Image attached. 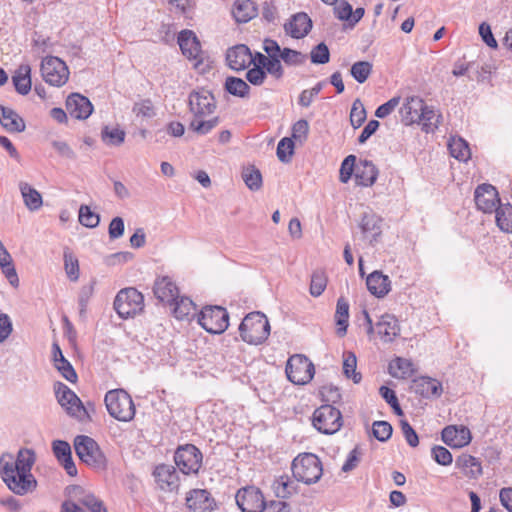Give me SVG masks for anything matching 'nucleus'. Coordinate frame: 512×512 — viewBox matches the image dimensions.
<instances>
[{
    "label": "nucleus",
    "instance_id": "obj_1",
    "mask_svg": "<svg viewBox=\"0 0 512 512\" xmlns=\"http://www.w3.org/2000/svg\"><path fill=\"white\" fill-rule=\"evenodd\" d=\"M35 454L29 449H20L16 459L11 454L0 458V473L7 487L17 495H25L36 488L37 482L31 473Z\"/></svg>",
    "mask_w": 512,
    "mask_h": 512
},
{
    "label": "nucleus",
    "instance_id": "obj_2",
    "mask_svg": "<svg viewBox=\"0 0 512 512\" xmlns=\"http://www.w3.org/2000/svg\"><path fill=\"white\" fill-rule=\"evenodd\" d=\"M242 340L248 344L259 345L270 335V324L264 313L255 311L247 314L239 326Z\"/></svg>",
    "mask_w": 512,
    "mask_h": 512
},
{
    "label": "nucleus",
    "instance_id": "obj_3",
    "mask_svg": "<svg viewBox=\"0 0 512 512\" xmlns=\"http://www.w3.org/2000/svg\"><path fill=\"white\" fill-rule=\"evenodd\" d=\"M74 449L79 459L95 470L107 469V458L98 443L86 435H78L74 439Z\"/></svg>",
    "mask_w": 512,
    "mask_h": 512
},
{
    "label": "nucleus",
    "instance_id": "obj_4",
    "mask_svg": "<svg viewBox=\"0 0 512 512\" xmlns=\"http://www.w3.org/2000/svg\"><path fill=\"white\" fill-rule=\"evenodd\" d=\"M104 402L109 415L118 421L129 422L136 413L131 396L123 389H114L106 393Z\"/></svg>",
    "mask_w": 512,
    "mask_h": 512
},
{
    "label": "nucleus",
    "instance_id": "obj_5",
    "mask_svg": "<svg viewBox=\"0 0 512 512\" xmlns=\"http://www.w3.org/2000/svg\"><path fill=\"white\" fill-rule=\"evenodd\" d=\"M291 469L294 478L305 484L318 482L323 473L322 463L313 453L299 454L292 461Z\"/></svg>",
    "mask_w": 512,
    "mask_h": 512
},
{
    "label": "nucleus",
    "instance_id": "obj_6",
    "mask_svg": "<svg viewBox=\"0 0 512 512\" xmlns=\"http://www.w3.org/2000/svg\"><path fill=\"white\" fill-rule=\"evenodd\" d=\"M144 308L143 295L133 287L122 289L114 300V309L123 319L134 317Z\"/></svg>",
    "mask_w": 512,
    "mask_h": 512
},
{
    "label": "nucleus",
    "instance_id": "obj_7",
    "mask_svg": "<svg viewBox=\"0 0 512 512\" xmlns=\"http://www.w3.org/2000/svg\"><path fill=\"white\" fill-rule=\"evenodd\" d=\"M54 391L58 403L70 416L75 417L80 421H86L90 418L87 408L67 385L62 382H56L54 385Z\"/></svg>",
    "mask_w": 512,
    "mask_h": 512
},
{
    "label": "nucleus",
    "instance_id": "obj_8",
    "mask_svg": "<svg viewBox=\"0 0 512 512\" xmlns=\"http://www.w3.org/2000/svg\"><path fill=\"white\" fill-rule=\"evenodd\" d=\"M285 373L288 380L293 384L305 385L313 379L315 368L308 357L295 354L288 359Z\"/></svg>",
    "mask_w": 512,
    "mask_h": 512
},
{
    "label": "nucleus",
    "instance_id": "obj_9",
    "mask_svg": "<svg viewBox=\"0 0 512 512\" xmlns=\"http://www.w3.org/2000/svg\"><path fill=\"white\" fill-rule=\"evenodd\" d=\"M199 325L211 334L223 333L229 325V314L221 306H206L198 315Z\"/></svg>",
    "mask_w": 512,
    "mask_h": 512
},
{
    "label": "nucleus",
    "instance_id": "obj_10",
    "mask_svg": "<svg viewBox=\"0 0 512 512\" xmlns=\"http://www.w3.org/2000/svg\"><path fill=\"white\" fill-rule=\"evenodd\" d=\"M313 426L323 434H333L342 426L341 412L332 405H322L313 413Z\"/></svg>",
    "mask_w": 512,
    "mask_h": 512
},
{
    "label": "nucleus",
    "instance_id": "obj_11",
    "mask_svg": "<svg viewBox=\"0 0 512 512\" xmlns=\"http://www.w3.org/2000/svg\"><path fill=\"white\" fill-rule=\"evenodd\" d=\"M202 453L193 444H186L177 448L174 460L179 470L186 475L196 474L202 465Z\"/></svg>",
    "mask_w": 512,
    "mask_h": 512
},
{
    "label": "nucleus",
    "instance_id": "obj_12",
    "mask_svg": "<svg viewBox=\"0 0 512 512\" xmlns=\"http://www.w3.org/2000/svg\"><path fill=\"white\" fill-rule=\"evenodd\" d=\"M189 110L194 117L204 118L214 113L216 100L206 89L193 90L188 97Z\"/></svg>",
    "mask_w": 512,
    "mask_h": 512
},
{
    "label": "nucleus",
    "instance_id": "obj_13",
    "mask_svg": "<svg viewBox=\"0 0 512 512\" xmlns=\"http://www.w3.org/2000/svg\"><path fill=\"white\" fill-rule=\"evenodd\" d=\"M235 499L242 512H263L265 508L264 496L261 490L254 486L238 490Z\"/></svg>",
    "mask_w": 512,
    "mask_h": 512
},
{
    "label": "nucleus",
    "instance_id": "obj_14",
    "mask_svg": "<svg viewBox=\"0 0 512 512\" xmlns=\"http://www.w3.org/2000/svg\"><path fill=\"white\" fill-rule=\"evenodd\" d=\"M475 204L484 213H493L500 203L498 191L491 184H481L474 192Z\"/></svg>",
    "mask_w": 512,
    "mask_h": 512
},
{
    "label": "nucleus",
    "instance_id": "obj_15",
    "mask_svg": "<svg viewBox=\"0 0 512 512\" xmlns=\"http://www.w3.org/2000/svg\"><path fill=\"white\" fill-rule=\"evenodd\" d=\"M177 42L184 56L189 60H197L195 64H203V59H198L201 52V44L192 30H182L178 34Z\"/></svg>",
    "mask_w": 512,
    "mask_h": 512
},
{
    "label": "nucleus",
    "instance_id": "obj_16",
    "mask_svg": "<svg viewBox=\"0 0 512 512\" xmlns=\"http://www.w3.org/2000/svg\"><path fill=\"white\" fill-rule=\"evenodd\" d=\"M153 476L161 490L172 492L179 487V475L172 465H157L153 471Z\"/></svg>",
    "mask_w": 512,
    "mask_h": 512
},
{
    "label": "nucleus",
    "instance_id": "obj_17",
    "mask_svg": "<svg viewBox=\"0 0 512 512\" xmlns=\"http://www.w3.org/2000/svg\"><path fill=\"white\" fill-rule=\"evenodd\" d=\"M66 109L71 117L84 120L92 114L93 105L87 97L73 93L66 100Z\"/></svg>",
    "mask_w": 512,
    "mask_h": 512
},
{
    "label": "nucleus",
    "instance_id": "obj_18",
    "mask_svg": "<svg viewBox=\"0 0 512 512\" xmlns=\"http://www.w3.org/2000/svg\"><path fill=\"white\" fill-rule=\"evenodd\" d=\"M311 29L312 20L305 12L294 14L289 21L284 24L285 32L295 39L305 37Z\"/></svg>",
    "mask_w": 512,
    "mask_h": 512
},
{
    "label": "nucleus",
    "instance_id": "obj_19",
    "mask_svg": "<svg viewBox=\"0 0 512 512\" xmlns=\"http://www.w3.org/2000/svg\"><path fill=\"white\" fill-rule=\"evenodd\" d=\"M442 440L452 448H461L471 441V432L465 426H447L442 430Z\"/></svg>",
    "mask_w": 512,
    "mask_h": 512
},
{
    "label": "nucleus",
    "instance_id": "obj_20",
    "mask_svg": "<svg viewBox=\"0 0 512 512\" xmlns=\"http://www.w3.org/2000/svg\"><path fill=\"white\" fill-rule=\"evenodd\" d=\"M52 450L54 456L65 469L66 473L72 477L76 476L77 468L72 459V451L70 444L63 440H55L52 442Z\"/></svg>",
    "mask_w": 512,
    "mask_h": 512
},
{
    "label": "nucleus",
    "instance_id": "obj_21",
    "mask_svg": "<svg viewBox=\"0 0 512 512\" xmlns=\"http://www.w3.org/2000/svg\"><path fill=\"white\" fill-rule=\"evenodd\" d=\"M186 505L192 512H211L215 501L207 490L195 489L186 498Z\"/></svg>",
    "mask_w": 512,
    "mask_h": 512
},
{
    "label": "nucleus",
    "instance_id": "obj_22",
    "mask_svg": "<svg viewBox=\"0 0 512 512\" xmlns=\"http://www.w3.org/2000/svg\"><path fill=\"white\" fill-rule=\"evenodd\" d=\"M376 332L384 343H391L400 335V325L392 314H384L376 323Z\"/></svg>",
    "mask_w": 512,
    "mask_h": 512
},
{
    "label": "nucleus",
    "instance_id": "obj_23",
    "mask_svg": "<svg viewBox=\"0 0 512 512\" xmlns=\"http://www.w3.org/2000/svg\"><path fill=\"white\" fill-rule=\"evenodd\" d=\"M411 389L424 398L440 397L443 393L442 383L437 379L427 376L414 379Z\"/></svg>",
    "mask_w": 512,
    "mask_h": 512
},
{
    "label": "nucleus",
    "instance_id": "obj_24",
    "mask_svg": "<svg viewBox=\"0 0 512 512\" xmlns=\"http://www.w3.org/2000/svg\"><path fill=\"white\" fill-rule=\"evenodd\" d=\"M424 106L425 102L420 97H407L400 109L404 124L411 125L417 123L420 119V115H423Z\"/></svg>",
    "mask_w": 512,
    "mask_h": 512
},
{
    "label": "nucleus",
    "instance_id": "obj_25",
    "mask_svg": "<svg viewBox=\"0 0 512 512\" xmlns=\"http://www.w3.org/2000/svg\"><path fill=\"white\" fill-rule=\"evenodd\" d=\"M360 229L369 243L373 245L382 234V218L373 212L364 213L360 222Z\"/></svg>",
    "mask_w": 512,
    "mask_h": 512
},
{
    "label": "nucleus",
    "instance_id": "obj_26",
    "mask_svg": "<svg viewBox=\"0 0 512 512\" xmlns=\"http://www.w3.org/2000/svg\"><path fill=\"white\" fill-rule=\"evenodd\" d=\"M0 124L8 133H22L26 129L24 119L16 111L1 104Z\"/></svg>",
    "mask_w": 512,
    "mask_h": 512
},
{
    "label": "nucleus",
    "instance_id": "obj_27",
    "mask_svg": "<svg viewBox=\"0 0 512 512\" xmlns=\"http://www.w3.org/2000/svg\"><path fill=\"white\" fill-rule=\"evenodd\" d=\"M368 291L377 298H383L391 290V280L381 271H373L366 279Z\"/></svg>",
    "mask_w": 512,
    "mask_h": 512
},
{
    "label": "nucleus",
    "instance_id": "obj_28",
    "mask_svg": "<svg viewBox=\"0 0 512 512\" xmlns=\"http://www.w3.org/2000/svg\"><path fill=\"white\" fill-rule=\"evenodd\" d=\"M52 354L54 367L58 370L61 376L70 383H75L78 378L77 373L71 363L64 357L60 346L56 342L52 345Z\"/></svg>",
    "mask_w": 512,
    "mask_h": 512
},
{
    "label": "nucleus",
    "instance_id": "obj_29",
    "mask_svg": "<svg viewBox=\"0 0 512 512\" xmlns=\"http://www.w3.org/2000/svg\"><path fill=\"white\" fill-rule=\"evenodd\" d=\"M154 295L161 302L172 304L179 291L176 284L167 276L158 278L153 287Z\"/></svg>",
    "mask_w": 512,
    "mask_h": 512
},
{
    "label": "nucleus",
    "instance_id": "obj_30",
    "mask_svg": "<svg viewBox=\"0 0 512 512\" xmlns=\"http://www.w3.org/2000/svg\"><path fill=\"white\" fill-rule=\"evenodd\" d=\"M44 81L55 87L63 86L69 79V66H40Z\"/></svg>",
    "mask_w": 512,
    "mask_h": 512
},
{
    "label": "nucleus",
    "instance_id": "obj_31",
    "mask_svg": "<svg viewBox=\"0 0 512 512\" xmlns=\"http://www.w3.org/2000/svg\"><path fill=\"white\" fill-rule=\"evenodd\" d=\"M378 176V169L369 160H361L355 167V179L358 185L372 186Z\"/></svg>",
    "mask_w": 512,
    "mask_h": 512
},
{
    "label": "nucleus",
    "instance_id": "obj_32",
    "mask_svg": "<svg viewBox=\"0 0 512 512\" xmlns=\"http://www.w3.org/2000/svg\"><path fill=\"white\" fill-rule=\"evenodd\" d=\"M237 23H247L258 14V9L252 0H236L232 10Z\"/></svg>",
    "mask_w": 512,
    "mask_h": 512
},
{
    "label": "nucleus",
    "instance_id": "obj_33",
    "mask_svg": "<svg viewBox=\"0 0 512 512\" xmlns=\"http://www.w3.org/2000/svg\"><path fill=\"white\" fill-rule=\"evenodd\" d=\"M19 190L28 210L37 211L41 208L43 204L42 196L34 187L27 182L20 181Z\"/></svg>",
    "mask_w": 512,
    "mask_h": 512
},
{
    "label": "nucleus",
    "instance_id": "obj_34",
    "mask_svg": "<svg viewBox=\"0 0 512 512\" xmlns=\"http://www.w3.org/2000/svg\"><path fill=\"white\" fill-rule=\"evenodd\" d=\"M455 465L463 474L469 478H477L482 474L481 463L472 455L462 454L456 461Z\"/></svg>",
    "mask_w": 512,
    "mask_h": 512
},
{
    "label": "nucleus",
    "instance_id": "obj_35",
    "mask_svg": "<svg viewBox=\"0 0 512 512\" xmlns=\"http://www.w3.org/2000/svg\"><path fill=\"white\" fill-rule=\"evenodd\" d=\"M71 490L75 493V496L80 494V496L77 498V501L91 512H107L103 501H101L93 494L84 493L80 486H72Z\"/></svg>",
    "mask_w": 512,
    "mask_h": 512
},
{
    "label": "nucleus",
    "instance_id": "obj_36",
    "mask_svg": "<svg viewBox=\"0 0 512 512\" xmlns=\"http://www.w3.org/2000/svg\"><path fill=\"white\" fill-rule=\"evenodd\" d=\"M478 68L479 66H460L452 70V75L456 77L467 75L470 80L478 82L488 80L491 75V66H481L480 70Z\"/></svg>",
    "mask_w": 512,
    "mask_h": 512
},
{
    "label": "nucleus",
    "instance_id": "obj_37",
    "mask_svg": "<svg viewBox=\"0 0 512 512\" xmlns=\"http://www.w3.org/2000/svg\"><path fill=\"white\" fill-rule=\"evenodd\" d=\"M413 363L409 359L396 357L389 364V373L394 378L406 379L414 374Z\"/></svg>",
    "mask_w": 512,
    "mask_h": 512
},
{
    "label": "nucleus",
    "instance_id": "obj_38",
    "mask_svg": "<svg viewBox=\"0 0 512 512\" xmlns=\"http://www.w3.org/2000/svg\"><path fill=\"white\" fill-rule=\"evenodd\" d=\"M172 304L174 305L173 315L179 320L189 319L190 316L195 315L196 305L188 297H179L177 295Z\"/></svg>",
    "mask_w": 512,
    "mask_h": 512
},
{
    "label": "nucleus",
    "instance_id": "obj_39",
    "mask_svg": "<svg viewBox=\"0 0 512 512\" xmlns=\"http://www.w3.org/2000/svg\"><path fill=\"white\" fill-rule=\"evenodd\" d=\"M30 66H19V69L12 77L16 91L21 95H26L31 90Z\"/></svg>",
    "mask_w": 512,
    "mask_h": 512
},
{
    "label": "nucleus",
    "instance_id": "obj_40",
    "mask_svg": "<svg viewBox=\"0 0 512 512\" xmlns=\"http://www.w3.org/2000/svg\"><path fill=\"white\" fill-rule=\"evenodd\" d=\"M224 89L229 94L239 98H247L251 90L250 86L243 79L234 76L226 78Z\"/></svg>",
    "mask_w": 512,
    "mask_h": 512
},
{
    "label": "nucleus",
    "instance_id": "obj_41",
    "mask_svg": "<svg viewBox=\"0 0 512 512\" xmlns=\"http://www.w3.org/2000/svg\"><path fill=\"white\" fill-rule=\"evenodd\" d=\"M335 319L338 326V335L344 336L347 332L349 319V303L344 297L337 300Z\"/></svg>",
    "mask_w": 512,
    "mask_h": 512
},
{
    "label": "nucleus",
    "instance_id": "obj_42",
    "mask_svg": "<svg viewBox=\"0 0 512 512\" xmlns=\"http://www.w3.org/2000/svg\"><path fill=\"white\" fill-rule=\"evenodd\" d=\"M251 50L245 44H237L226 52V64H248Z\"/></svg>",
    "mask_w": 512,
    "mask_h": 512
},
{
    "label": "nucleus",
    "instance_id": "obj_43",
    "mask_svg": "<svg viewBox=\"0 0 512 512\" xmlns=\"http://www.w3.org/2000/svg\"><path fill=\"white\" fill-rule=\"evenodd\" d=\"M496 224L499 229L506 233H512V205L501 204L495 210Z\"/></svg>",
    "mask_w": 512,
    "mask_h": 512
},
{
    "label": "nucleus",
    "instance_id": "obj_44",
    "mask_svg": "<svg viewBox=\"0 0 512 512\" xmlns=\"http://www.w3.org/2000/svg\"><path fill=\"white\" fill-rule=\"evenodd\" d=\"M448 148L451 156L459 161L466 162L471 157L469 145L462 138H452L448 144Z\"/></svg>",
    "mask_w": 512,
    "mask_h": 512
},
{
    "label": "nucleus",
    "instance_id": "obj_45",
    "mask_svg": "<svg viewBox=\"0 0 512 512\" xmlns=\"http://www.w3.org/2000/svg\"><path fill=\"white\" fill-rule=\"evenodd\" d=\"M441 116L439 114H436V111L428 107L426 104L423 108V115H420V119L417 122L418 124H422V129L426 133L433 132L440 122Z\"/></svg>",
    "mask_w": 512,
    "mask_h": 512
},
{
    "label": "nucleus",
    "instance_id": "obj_46",
    "mask_svg": "<svg viewBox=\"0 0 512 512\" xmlns=\"http://www.w3.org/2000/svg\"><path fill=\"white\" fill-rule=\"evenodd\" d=\"M356 367L357 358L355 354L352 352L344 353L343 373L347 378L352 379L355 384H358L361 382L362 376L361 373L356 371Z\"/></svg>",
    "mask_w": 512,
    "mask_h": 512
},
{
    "label": "nucleus",
    "instance_id": "obj_47",
    "mask_svg": "<svg viewBox=\"0 0 512 512\" xmlns=\"http://www.w3.org/2000/svg\"><path fill=\"white\" fill-rule=\"evenodd\" d=\"M242 179L246 186L252 191H257L262 187V175L260 170L255 166L244 168L242 171Z\"/></svg>",
    "mask_w": 512,
    "mask_h": 512
},
{
    "label": "nucleus",
    "instance_id": "obj_48",
    "mask_svg": "<svg viewBox=\"0 0 512 512\" xmlns=\"http://www.w3.org/2000/svg\"><path fill=\"white\" fill-rule=\"evenodd\" d=\"M125 136V131L120 129L119 127L105 126L101 132L102 140L107 145L111 146L121 145L125 140Z\"/></svg>",
    "mask_w": 512,
    "mask_h": 512
},
{
    "label": "nucleus",
    "instance_id": "obj_49",
    "mask_svg": "<svg viewBox=\"0 0 512 512\" xmlns=\"http://www.w3.org/2000/svg\"><path fill=\"white\" fill-rule=\"evenodd\" d=\"M219 123L218 117H213L209 120H203V118L194 117L189 124V129L199 135H206L212 129H214Z\"/></svg>",
    "mask_w": 512,
    "mask_h": 512
},
{
    "label": "nucleus",
    "instance_id": "obj_50",
    "mask_svg": "<svg viewBox=\"0 0 512 512\" xmlns=\"http://www.w3.org/2000/svg\"><path fill=\"white\" fill-rule=\"evenodd\" d=\"M273 487L278 498H288L295 492L294 482L288 476H280L274 482Z\"/></svg>",
    "mask_w": 512,
    "mask_h": 512
},
{
    "label": "nucleus",
    "instance_id": "obj_51",
    "mask_svg": "<svg viewBox=\"0 0 512 512\" xmlns=\"http://www.w3.org/2000/svg\"><path fill=\"white\" fill-rule=\"evenodd\" d=\"M0 266L9 283L13 286L18 285L19 279L12 263L11 255L8 252L0 255Z\"/></svg>",
    "mask_w": 512,
    "mask_h": 512
},
{
    "label": "nucleus",
    "instance_id": "obj_52",
    "mask_svg": "<svg viewBox=\"0 0 512 512\" xmlns=\"http://www.w3.org/2000/svg\"><path fill=\"white\" fill-rule=\"evenodd\" d=\"M64 266L68 278L71 281H76L79 278V263L78 259L73 255L69 249L64 250Z\"/></svg>",
    "mask_w": 512,
    "mask_h": 512
},
{
    "label": "nucleus",
    "instance_id": "obj_53",
    "mask_svg": "<svg viewBox=\"0 0 512 512\" xmlns=\"http://www.w3.org/2000/svg\"><path fill=\"white\" fill-rule=\"evenodd\" d=\"M327 286V277L322 270H316L311 276L310 294L314 297L320 296Z\"/></svg>",
    "mask_w": 512,
    "mask_h": 512
},
{
    "label": "nucleus",
    "instance_id": "obj_54",
    "mask_svg": "<svg viewBox=\"0 0 512 512\" xmlns=\"http://www.w3.org/2000/svg\"><path fill=\"white\" fill-rule=\"evenodd\" d=\"M79 222L85 227L95 228L100 222V217L89 206L81 205L79 209Z\"/></svg>",
    "mask_w": 512,
    "mask_h": 512
},
{
    "label": "nucleus",
    "instance_id": "obj_55",
    "mask_svg": "<svg viewBox=\"0 0 512 512\" xmlns=\"http://www.w3.org/2000/svg\"><path fill=\"white\" fill-rule=\"evenodd\" d=\"M294 152V142L290 138H283L277 145V157L283 163H288L291 160V156Z\"/></svg>",
    "mask_w": 512,
    "mask_h": 512
},
{
    "label": "nucleus",
    "instance_id": "obj_56",
    "mask_svg": "<svg viewBox=\"0 0 512 512\" xmlns=\"http://www.w3.org/2000/svg\"><path fill=\"white\" fill-rule=\"evenodd\" d=\"M366 120V111L362 104V102L359 99H356L353 104L350 111V122L351 125L357 129L359 128L364 121Z\"/></svg>",
    "mask_w": 512,
    "mask_h": 512
},
{
    "label": "nucleus",
    "instance_id": "obj_57",
    "mask_svg": "<svg viewBox=\"0 0 512 512\" xmlns=\"http://www.w3.org/2000/svg\"><path fill=\"white\" fill-rule=\"evenodd\" d=\"M307 59V54H303L290 48H283L279 56V64H281V61L285 64H303Z\"/></svg>",
    "mask_w": 512,
    "mask_h": 512
},
{
    "label": "nucleus",
    "instance_id": "obj_58",
    "mask_svg": "<svg viewBox=\"0 0 512 512\" xmlns=\"http://www.w3.org/2000/svg\"><path fill=\"white\" fill-rule=\"evenodd\" d=\"M312 64H326L330 60V52L328 46L321 42L317 44L310 53Z\"/></svg>",
    "mask_w": 512,
    "mask_h": 512
},
{
    "label": "nucleus",
    "instance_id": "obj_59",
    "mask_svg": "<svg viewBox=\"0 0 512 512\" xmlns=\"http://www.w3.org/2000/svg\"><path fill=\"white\" fill-rule=\"evenodd\" d=\"M393 432L392 426L386 421H375L372 426L373 436L381 441L385 442L390 439Z\"/></svg>",
    "mask_w": 512,
    "mask_h": 512
},
{
    "label": "nucleus",
    "instance_id": "obj_60",
    "mask_svg": "<svg viewBox=\"0 0 512 512\" xmlns=\"http://www.w3.org/2000/svg\"><path fill=\"white\" fill-rule=\"evenodd\" d=\"M132 112L137 117L152 118L155 116L153 103L150 99H144L133 105Z\"/></svg>",
    "mask_w": 512,
    "mask_h": 512
},
{
    "label": "nucleus",
    "instance_id": "obj_61",
    "mask_svg": "<svg viewBox=\"0 0 512 512\" xmlns=\"http://www.w3.org/2000/svg\"><path fill=\"white\" fill-rule=\"evenodd\" d=\"M263 49L270 60V64H279V56L283 49L277 41L273 39H265L263 42Z\"/></svg>",
    "mask_w": 512,
    "mask_h": 512
},
{
    "label": "nucleus",
    "instance_id": "obj_62",
    "mask_svg": "<svg viewBox=\"0 0 512 512\" xmlns=\"http://www.w3.org/2000/svg\"><path fill=\"white\" fill-rule=\"evenodd\" d=\"M356 162V156L354 155H349L347 156L342 164H341V168H340V181L342 183H347L349 181V179L351 178L352 174L355 175V167L357 164H355Z\"/></svg>",
    "mask_w": 512,
    "mask_h": 512
},
{
    "label": "nucleus",
    "instance_id": "obj_63",
    "mask_svg": "<svg viewBox=\"0 0 512 512\" xmlns=\"http://www.w3.org/2000/svg\"><path fill=\"white\" fill-rule=\"evenodd\" d=\"M431 454H432V458L439 465H442V466H448L453 461L451 452L443 446H439V445L434 446L431 450Z\"/></svg>",
    "mask_w": 512,
    "mask_h": 512
},
{
    "label": "nucleus",
    "instance_id": "obj_64",
    "mask_svg": "<svg viewBox=\"0 0 512 512\" xmlns=\"http://www.w3.org/2000/svg\"><path fill=\"white\" fill-rule=\"evenodd\" d=\"M266 78L264 66H253L246 73V79L253 85H261Z\"/></svg>",
    "mask_w": 512,
    "mask_h": 512
}]
</instances>
